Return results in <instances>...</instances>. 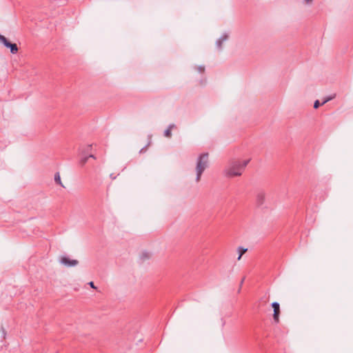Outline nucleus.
I'll use <instances>...</instances> for the list:
<instances>
[{
	"label": "nucleus",
	"mask_w": 353,
	"mask_h": 353,
	"mask_svg": "<svg viewBox=\"0 0 353 353\" xmlns=\"http://www.w3.org/2000/svg\"><path fill=\"white\" fill-rule=\"evenodd\" d=\"M150 142L151 141H149L148 143L140 150V151H139L140 154L144 152L146 150L148 146L150 144Z\"/></svg>",
	"instance_id": "nucleus-15"
},
{
	"label": "nucleus",
	"mask_w": 353,
	"mask_h": 353,
	"mask_svg": "<svg viewBox=\"0 0 353 353\" xmlns=\"http://www.w3.org/2000/svg\"><path fill=\"white\" fill-rule=\"evenodd\" d=\"M196 70L199 72L202 73L205 71V66L204 65H199L196 67Z\"/></svg>",
	"instance_id": "nucleus-14"
},
{
	"label": "nucleus",
	"mask_w": 353,
	"mask_h": 353,
	"mask_svg": "<svg viewBox=\"0 0 353 353\" xmlns=\"http://www.w3.org/2000/svg\"><path fill=\"white\" fill-rule=\"evenodd\" d=\"M175 127L176 125L174 123H172L168 125V129H170V130L171 131L172 129L174 128Z\"/></svg>",
	"instance_id": "nucleus-16"
},
{
	"label": "nucleus",
	"mask_w": 353,
	"mask_h": 353,
	"mask_svg": "<svg viewBox=\"0 0 353 353\" xmlns=\"http://www.w3.org/2000/svg\"><path fill=\"white\" fill-rule=\"evenodd\" d=\"M256 199H265L267 196L265 192L263 189H258L256 192Z\"/></svg>",
	"instance_id": "nucleus-8"
},
{
	"label": "nucleus",
	"mask_w": 353,
	"mask_h": 353,
	"mask_svg": "<svg viewBox=\"0 0 353 353\" xmlns=\"http://www.w3.org/2000/svg\"><path fill=\"white\" fill-rule=\"evenodd\" d=\"M249 162L250 159L244 161L233 160L230 161L225 170L226 176L233 177L241 175Z\"/></svg>",
	"instance_id": "nucleus-1"
},
{
	"label": "nucleus",
	"mask_w": 353,
	"mask_h": 353,
	"mask_svg": "<svg viewBox=\"0 0 353 353\" xmlns=\"http://www.w3.org/2000/svg\"><path fill=\"white\" fill-rule=\"evenodd\" d=\"M54 181L57 184L61 185V177L59 172H56L54 174Z\"/></svg>",
	"instance_id": "nucleus-10"
},
{
	"label": "nucleus",
	"mask_w": 353,
	"mask_h": 353,
	"mask_svg": "<svg viewBox=\"0 0 353 353\" xmlns=\"http://www.w3.org/2000/svg\"><path fill=\"white\" fill-rule=\"evenodd\" d=\"M60 262L66 266H75L78 264L77 260L70 259L67 256H63L60 259Z\"/></svg>",
	"instance_id": "nucleus-5"
},
{
	"label": "nucleus",
	"mask_w": 353,
	"mask_h": 353,
	"mask_svg": "<svg viewBox=\"0 0 353 353\" xmlns=\"http://www.w3.org/2000/svg\"><path fill=\"white\" fill-rule=\"evenodd\" d=\"M110 178H111L112 179H116V176H114V174H111L110 175Z\"/></svg>",
	"instance_id": "nucleus-20"
},
{
	"label": "nucleus",
	"mask_w": 353,
	"mask_h": 353,
	"mask_svg": "<svg viewBox=\"0 0 353 353\" xmlns=\"http://www.w3.org/2000/svg\"><path fill=\"white\" fill-rule=\"evenodd\" d=\"M306 4H310L313 0H303Z\"/></svg>",
	"instance_id": "nucleus-17"
},
{
	"label": "nucleus",
	"mask_w": 353,
	"mask_h": 353,
	"mask_svg": "<svg viewBox=\"0 0 353 353\" xmlns=\"http://www.w3.org/2000/svg\"><path fill=\"white\" fill-rule=\"evenodd\" d=\"M91 148H92V145H88L86 150H85L82 152V157H81V159L79 160V165L81 166H83L87 163L88 159H89V157L88 155V152Z\"/></svg>",
	"instance_id": "nucleus-6"
},
{
	"label": "nucleus",
	"mask_w": 353,
	"mask_h": 353,
	"mask_svg": "<svg viewBox=\"0 0 353 353\" xmlns=\"http://www.w3.org/2000/svg\"><path fill=\"white\" fill-rule=\"evenodd\" d=\"M248 249L247 248H243L242 247H239L238 248V252H239V256H238V260H240L241 259V256H243V254L244 253H245L247 252Z\"/></svg>",
	"instance_id": "nucleus-9"
},
{
	"label": "nucleus",
	"mask_w": 353,
	"mask_h": 353,
	"mask_svg": "<svg viewBox=\"0 0 353 353\" xmlns=\"http://www.w3.org/2000/svg\"><path fill=\"white\" fill-rule=\"evenodd\" d=\"M163 135H164L165 137H168V138L171 137V136H172V132H171V131L170 130V129H168V128H167L166 130H165V131H164V132H163Z\"/></svg>",
	"instance_id": "nucleus-12"
},
{
	"label": "nucleus",
	"mask_w": 353,
	"mask_h": 353,
	"mask_svg": "<svg viewBox=\"0 0 353 353\" xmlns=\"http://www.w3.org/2000/svg\"><path fill=\"white\" fill-rule=\"evenodd\" d=\"M0 42L2 43L6 48H9L10 50V52L12 54H14L17 53V52H18L17 45L16 43H11L10 41H8L7 39V38H6L3 35H1V34H0Z\"/></svg>",
	"instance_id": "nucleus-3"
},
{
	"label": "nucleus",
	"mask_w": 353,
	"mask_h": 353,
	"mask_svg": "<svg viewBox=\"0 0 353 353\" xmlns=\"http://www.w3.org/2000/svg\"><path fill=\"white\" fill-rule=\"evenodd\" d=\"M229 38V34L226 32H224L216 41V46L219 50H222L223 43L227 41Z\"/></svg>",
	"instance_id": "nucleus-7"
},
{
	"label": "nucleus",
	"mask_w": 353,
	"mask_h": 353,
	"mask_svg": "<svg viewBox=\"0 0 353 353\" xmlns=\"http://www.w3.org/2000/svg\"><path fill=\"white\" fill-rule=\"evenodd\" d=\"M334 98V96H329V97H325V98L323 100V101H322L321 104H325V103H326L327 102H328V101H331L332 99H333Z\"/></svg>",
	"instance_id": "nucleus-11"
},
{
	"label": "nucleus",
	"mask_w": 353,
	"mask_h": 353,
	"mask_svg": "<svg viewBox=\"0 0 353 353\" xmlns=\"http://www.w3.org/2000/svg\"><path fill=\"white\" fill-rule=\"evenodd\" d=\"M272 306L274 309L273 314V319L275 323H278L279 322V315H280V305L277 302H274L272 303Z\"/></svg>",
	"instance_id": "nucleus-4"
},
{
	"label": "nucleus",
	"mask_w": 353,
	"mask_h": 353,
	"mask_svg": "<svg viewBox=\"0 0 353 353\" xmlns=\"http://www.w3.org/2000/svg\"><path fill=\"white\" fill-rule=\"evenodd\" d=\"M321 103H320V101L319 100H316L314 103V109H317L320 107V105H321Z\"/></svg>",
	"instance_id": "nucleus-13"
},
{
	"label": "nucleus",
	"mask_w": 353,
	"mask_h": 353,
	"mask_svg": "<svg viewBox=\"0 0 353 353\" xmlns=\"http://www.w3.org/2000/svg\"><path fill=\"white\" fill-rule=\"evenodd\" d=\"M88 155L89 157V158H92V159H96V157L94 154H88Z\"/></svg>",
	"instance_id": "nucleus-19"
},
{
	"label": "nucleus",
	"mask_w": 353,
	"mask_h": 353,
	"mask_svg": "<svg viewBox=\"0 0 353 353\" xmlns=\"http://www.w3.org/2000/svg\"><path fill=\"white\" fill-rule=\"evenodd\" d=\"M89 285H90L91 288H94V289L96 288V287L94 286V283L92 281L90 282Z\"/></svg>",
	"instance_id": "nucleus-18"
},
{
	"label": "nucleus",
	"mask_w": 353,
	"mask_h": 353,
	"mask_svg": "<svg viewBox=\"0 0 353 353\" xmlns=\"http://www.w3.org/2000/svg\"><path fill=\"white\" fill-rule=\"evenodd\" d=\"M208 163V154L203 153L197 159L196 162V180L199 181L200 180L201 176L205 169L207 168Z\"/></svg>",
	"instance_id": "nucleus-2"
}]
</instances>
